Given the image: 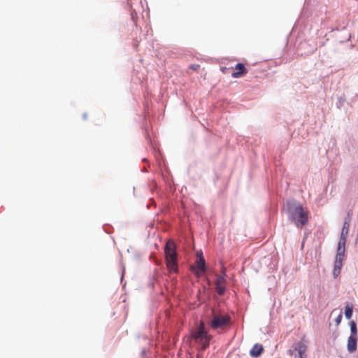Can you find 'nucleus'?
Segmentation results:
<instances>
[{
	"instance_id": "nucleus-1",
	"label": "nucleus",
	"mask_w": 358,
	"mask_h": 358,
	"mask_svg": "<svg viewBox=\"0 0 358 358\" xmlns=\"http://www.w3.org/2000/svg\"><path fill=\"white\" fill-rule=\"evenodd\" d=\"M287 206L290 219L296 227L301 228L307 224L308 221V213L299 202L288 201Z\"/></svg>"
},
{
	"instance_id": "nucleus-2",
	"label": "nucleus",
	"mask_w": 358,
	"mask_h": 358,
	"mask_svg": "<svg viewBox=\"0 0 358 358\" xmlns=\"http://www.w3.org/2000/svg\"><path fill=\"white\" fill-rule=\"evenodd\" d=\"M166 264L170 272H178V254L173 241L169 240L164 247Z\"/></svg>"
},
{
	"instance_id": "nucleus-3",
	"label": "nucleus",
	"mask_w": 358,
	"mask_h": 358,
	"mask_svg": "<svg viewBox=\"0 0 358 358\" xmlns=\"http://www.w3.org/2000/svg\"><path fill=\"white\" fill-rule=\"evenodd\" d=\"M192 338L201 345L202 350H205L209 346V342L212 338V336L208 334L203 322L201 321L195 331L192 332Z\"/></svg>"
},
{
	"instance_id": "nucleus-4",
	"label": "nucleus",
	"mask_w": 358,
	"mask_h": 358,
	"mask_svg": "<svg viewBox=\"0 0 358 358\" xmlns=\"http://www.w3.org/2000/svg\"><path fill=\"white\" fill-rule=\"evenodd\" d=\"M308 349V341L303 338L292 345L287 354L290 358H307Z\"/></svg>"
},
{
	"instance_id": "nucleus-5",
	"label": "nucleus",
	"mask_w": 358,
	"mask_h": 358,
	"mask_svg": "<svg viewBox=\"0 0 358 358\" xmlns=\"http://www.w3.org/2000/svg\"><path fill=\"white\" fill-rule=\"evenodd\" d=\"M230 321L231 317L227 314H214L210 322V327L213 329H223L229 324Z\"/></svg>"
},
{
	"instance_id": "nucleus-6",
	"label": "nucleus",
	"mask_w": 358,
	"mask_h": 358,
	"mask_svg": "<svg viewBox=\"0 0 358 358\" xmlns=\"http://www.w3.org/2000/svg\"><path fill=\"white\" fill-rule=\"evenodd\" d=\"M196 265L192 266V270L198 277L202 275L206 271V262L202 252H197Z\"/></svg>"
},
{
	"instance_id": "nucleus-7",
	"label": "nucleus",
	"mask_w": 358,
	"mask_h": 358,
	"mask_svg": "<svg viewBox=\"0 0 358 358\" xmlns=\"http://www.w3.org/2000/svg\"><path fill=\"white\" fill-rule=\"evenodd\" d=\"M222 275H217L216 280H215L216 292L220 296L224 294V293L225 292V289H226V287H225L226 280H225V278H224L226 269L224 267H222Z\"/></svg>"
},
{
	"instance_id": "nucleus-8",
	"label": "nucleus",
	"mask_w": 358,
	"mask_h": 358,
	"mask_svg": "<svg viewBox=\"0 0 358 358\" xmlns=\"http://www.w3.org/2000/svg\"><path fill=\"white\" fill-rule=\"evenodd\" d=\"M234 71L231 73V76L234 78H238L244 76L248 73V69L242 63H238L234 67Z\"/></svg>"
},
{
	"instance_id": "nucleus-9",
	"label": "nucleus",
	"mask_w": 358,
	"mask_h": 358,
	"mask_svg": "<svg viewBox=\"0 0 358 358\" xmlns=\"http://www.w3.org/2000/svg\"><path fill=\"white\" fill-rule=\"evenodd\" d=\"M343 259H344L341 257H335L334 266L332 271V275L334 278H337L340 275L343 266Z\"/></svg>"
},
{
	"instance_id": "nucleus-10",
	"label": "nucleus",
	"mask_w": 358,
	"mask_h": 358,
	"mask_svg": "<svg viewBox=\"0 0 358 358\" xmlns=\"http://www.w3.org/2000/svg\"><path fill=\"white\" fill-rule=\"evenodd\" d=\"M357 337L349 336L347 343V349L350 353H353L357 350Z\"/></svg>"
},
{
	"instance_id": "nucleus-11",
	"label": "nucleus",
	"mask_w": 358,
	"mask_h": 358,
	"mask_svg": "<svg viewBox=\"0 0 358 358\" xmlns=\"http://www.w3.org/2000/svg\"><path fill=\"white\" fill-rule=\"evenodd\" d=\"M264 348L261 344H255L250 351V355L252 357H258L263 352Z\"/></svg>"
},
{
	"instance_id": "nucleus-12",
	"label": "nucleus",
	"mask_w": 358,
	"mask_h": 358,
	"mask_svg": "<svg viewBox=\"0 0 358 358\" xmlns=\"http://www.w3.org/2000/svg\"><path fill=\"white\" fill-rule=\"evenodd\" d=\"M350 217H348V220L344 222L343 229L341 231V236H348L349 228H350Z\"/></svg>"
},
{
	"instance_id": "nucleus-13",
	"label": "nucleus",
	"mask_w": 358,
	"mask_h": 358,
	"mask_svg": "<svg viewBox=\"0 0 358 358\" xmlns=\"http://www.w3.org/2000/svg\"><path fill=\"white\" fill-rule=\"evenodd\" d=\"M350 326L351 332L350 336L357 337V328L356 322L355 321H351L350 323Z\"/></svg>"
},
{
	"instance_id": "nucleus-14",
	"label": "nucleus",
	"mask_w": 358,
	"mask_h": 358,
	"mask_svg": "<svg viewBox=\"0 0 358 358\" xmlns=\"http://www.w3.org/2000/svg\"><path fill=\"white\" fill-rule=\"evenodd\" d=\"M345 253V248L338 246L336 257H337V258L341 257L342 259H344Z\"/></svg>"
},
{
	"instance_id": "nucleus-15",
	"label": "nucleus",
	"mask_w": 358,
	"mask_h": 358,
	"mask_svg": "<svg viewBox=\"0 0 358 358\" xmlns=\"http://www.w3.org/2000/svg\"><path fill=\"white\" fill-rule=\"evenodd\" d=\"M345 315L346 318L350 319L352 315V307L350 306H346L345 308Z\"/></svg>"
},
{
	"instance_id": "nucleus-16",
	"label": "nucleus",
	"mask_w": 358,
	"mask_h": 358,
	"mask_svg": "<svg viewBox=\"0 0 358 358\" xmlns=\"http://www.w3.org/2000/svg\"><path fill=\"white\" fill-rule=\"evenodd\" d=\"M346 240H347V236H341V235L338 246L345 248Z\"/></svg>"
},
{
	"instance_id": "nucleus-17",
	"label": "nucleus",
	"mask_w": 358,
	"mask_h": 358,
	"mask_svg": "<svg viewBox=\"0 0 358 358\" xmlns=\"http://www.w3.org/2000/svg\"><path fill=\"white\" fill-rule=\"evenodd\" d=\"M200 66L199 64H191L189 66V68L194 71H198L199 69Z\"/></svg>"
},
{
	"instance_id": "nucleus-18",
	"label": "nucleus",
	"mask_w": 358,
	"mask_h": 358,
	"mask_svg": "<svg viewBox=\"0 0 358 358\" xmlns=\"http://www.w3.org/2000/svg\"><path fill=\"white\" fill-rule=\"evenodd\" d=\"M341 320H342V315H341V314H340V315L336 317V319L335 320L336 324V325H338V324L341 323Z\"/></svg>"
},
{
	"instance_id": "nucleus-19",
	"label": "nucleus",
	"mask_w": 358,
	"mask_h": 358,
	"mask_svg": "<svg viewBox=\"0 0 358 358\" xmlns=\"http://www.w3.org/2000/svg\"><path fill=\"white\" fill-rule=\"evenodd\" d=\"M135 16H136V13H131V18L134 21H135Z\"/></svg>"
},
{
	"instance_id": "nucleus-20",
	"label": "nucleus",
	"mask_w": 358,
	"mask_h": 358,
	"mask_svg": "<svg viewBox=\"0 0 358 358\" xmlns=\"http://www.w3.org/2000/svg\"><path fill=\"white\" fill-rule=\"evenodd\" d=\"M226 69H227V68H226V67H223V68H222V71L223 73H224Z\"/></svg>"
},
{
	"instance_id": "nucleus-21",
	"label": "nucleus",
	"mask_w": 358,
	"mask_h": 358,
	"mask_svg": "<svg viewBox=\"0 0 358 358\" xmlns=\"http://www.w3.org/2000/svg\"><path fill=\"white\" fill-rule=\"evenodd\" d=\"M357 238H358V234H357Z\"/></svg>"
}]
</instances>
